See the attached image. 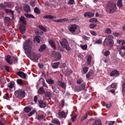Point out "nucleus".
<instances>
[{
    "instance_id": "nucleus-54",
    "label": "nucleus",
    "mask_w": 125,
    "mask_h": 125,
    "mask_svg": "<svg viewBox=\"0 0 125 125\" xmlns=\"http://www.w3.org/2000/svg\"><path fill=\"white\" fill-rule=\"evenodd\" d=\"M90 33L93 36H95L96 35V33L94 31L92 30L90 31Z\"/></svg>"
},
{
    "instance_id": "nucleus-37",
    "label": "nucleus",
    "mask_w": 125,
    "mask_h": 125,
    "mask_svg": "<svg viewBox=\"0 0 125 125\" xmlns=\"http://www.w3.org/2000/svg\"><path fill=\"white\" fill-rule=\"evenodd\" d=\"M6 7H8L11 8V3L10 2L7 3L6 4L4 3Z\"/></svg>"
},
{
    "instance_id": "nucleus-29",
    "label": "nucleus",
    "mask_w": 125,
    "mask_h": 125,
    "mask_svg": "<svg viewBox=\"0 0 125 125\" xmlns=\"http://www.w3.org/2000/svg\"><path fill=\"white\" fill-rule=\"evenodd\" d=\"M5 12L7 13H10L13 16L14 15L13 11L10 9H4Z\"/></svg>"
},
{
    "instance_id": "nucleus-60",
    "label": "nucleus",
    "mask_w": 125,
    "mask_h": 125,
    "mask_svg": "<svg viewBox=\"0 0 125 125\" xmlns=\"http://www.w3.org/2000/svg\"><path fill=\"white\" fill-rule=\"evenodd\" d=\"M38 100V97L36 96H35L34 98V101L35 103H37V101Z\"/></svg>"
},
{
    "instance_id": "nucleus-36",
    "label": "nucleus",
    "mask_w": 125,
    "mask_h": 125,
    "mask_svg": "<svg viewBox=\"0 0 125 125\" xmlns=\"http://www.w3.org/2000/svg\"><path fill=\"white\" fill-rule=\"evenodd\" d=\"M33 54H34V55L33 56H32L31 58V59L33 61H36V60L35 59L36 57L37 56V55L35 54L34 53H33Z\"/></svg>"
},
{
    "instance_id": "nucleus-11",
    "label": "nucleus",
    "mask_w": 125,
    "mask_h": 125,
    "mask_svg": "<svg viewBox=\"0 0 125 125\" xmlns=\"http://www.w3.org/2000/svg\"><path fill=\"white\" fill-rule=\"evenodd\" d=\"M16 74L20 77L25 79L26 77V74L22 71H19L16 73Z\"/></svg>"
},
{
    "instance_id": "nucleus-4",
    "label": "nucleus",
    "mask_w": 125,
    "mask_h": 125,
    "mask_svg": "<svg viewBox=\"0 0 125 125\" xmlns=\"http://www.w3.org/2000/svg\"><path fill=\"white\" fill-rule=\"evenodd\" d=\"M32 42L30 39L26 40L24 43L23 47L25 50H31L32 48Z\"/></svg>"
},
{
    "instance_id": "nucleus-25",
    "label": "nucleus",
    "mask_w": 125,
    "mask_h": 125,
    "mask_svg": "<svg viewBox=\"0 0 125 125\" xmlns=\"http://www.w3.org/2000/svg\"><path fill=\"white\" fill-rule=\"evenodd\" d=\"M122 0H118L117 5V6L120 8L123 5L122 3Z\"/></svg>"
},
{
    "instance_id": "nucleus-18",
    "label": "nucleus",
    "mask_w": 125,
    "mask_h": 125,
    "mask_svg": "<svg viewBox=\"0 0 125 125\" xmlns=\"http://www.w3.org/2000/svg\"><path fill=\"white\" fill-rule=\"evenodd\" d=\"M45 92V91L43 87H41L38 90V94H43Z\"/></svg>"
},
{
    "instance_id": "nucleus-15",
    "label": "nucleus",
    "mask_w": 125,
    "mask_h": 125,
    "mask_svg": "<svg viewBox=\"0 0 125 125\" xmlns=\"http://www.w3.org/2000/svg\"><path fill=\"white\" fill-rule=\"evenodd\" d=\"M69 20L68 19L63 18L62 19H59L58 20H53V21L55 22H62L65 21H67Z\"/></svg>"
},
{
    "instance_id": "nucleus-43",
    "label": "nucleus",
    "mask_w": 125,
    "mask_h": 125,
    "mask_svg": "<svg viewBox=\"0 0 125 125\" xmlns=\"http://www.w3.org/2000/svg\"><path fill=\"white\" fill-rule=\"evenodd\" d=\"M36 112V110L35 109H33L32 111H31L30 113L28 114V116L30 117L31 115H32L33 114H34V113Z\"/></svg>"
},
{
    "instance_id": "nucleus-35",
    "label": "nucleus",
    "mask_w": 125,
    "mask_h": 125,
    "mask_svg": "<svg viewBox=\"0 0 125 125\" xmlns=\"http://www.w3.org/2000/svg\"><path fill=\"white\" fill-rule=\"evenodd\" d=\"M57 57V58L58 60H60L61 57V54L59 52H57L55 53Z\"/></svg>"
},
{
    "instance_id": "nucleus-42",
    "label": "nucleus",
    "mask_w": 125,
    "mask_h": 125,
    "mask_svg": "<svg viewBox=\"0 0 125 125\" xmlns=\"http://www.w3.org/2000/svg\"><path fill=\"white\" fill-rule=\"evenodd\" d=\"M38 27L41 30H43L44 31L46 32V29L45 27H43V26L41 25H39Z\"/></svg>"
},
{
    "instance_id": "nucleus-24",
    "label": "nucleus",
    "mask_w": 125,
    "mask_h": 125,
    "mask_svg": "<svg viewBox=\"0 0 125 125\" xmlns=\"http://www.w3.org/2000/svg\"><path fill=\"white\" fill-rule=\"evenodd\" d=\"M46 81L49 84H53L54 83V81L51 78L47 79Z\"/></svg>"
},
{
    "instance_id": "nucleus-46",
    "label": "nucleus",
    "mask_w": 125,
    "mask_h": 125,
    "mask_svg": "<svg viewBox=\"0 0 125 125\" xmlns=\"http://www.w3.org/2000/svg\"><path fill=\"white\" fill-rule=\"evenodd\" d=\"M44 18H45L47 19H52V16L51 15L45 16L43 17Z\"/></svg>"
},
{
    "instance_id": "nucleus-30",
    "label": "nucleus",
    "mask_w": 125,
    "mask_h": 125,
    "mask_svg": "<svg viewBox=\"0 0 125 125\" xmlns=\"http://www.w3.org/2000/svg\"><path fill=\"white\" fill-rule=\"evenodd\" d=\"M60 63L59 62L54 63L52 64V68H58V66L59 64Z\"/></svg>"
},
{
    "instance_id": "nucleus-59",
    "label": "nucleus",
    "mask_w": 125,
    "mask_h": 125,
    "mask_svg": "<svg viewBox=\"0 0 125 125\" xmlns=\"http://www.w3.org/2000/svg\"><path fill=\"white\" fill-rule=\"evenodd\" d=\"M83 80L81 79H79L77 81V83H78L80 84L82 83Z\"/></svg>"
},
{
    "instance_id": "nucleus-56",
    "label": "nucleus",
    "mask_w": 125,
    "mask_h": 125,
    "mask_svg": "<svg viewBox=\"0 0 125 125\" xmlns=\"http://www.w3.org/2000/svg\"><path fill=\"white\" fill-rule=\"evenodd\" d=\"M87 114H86V115H85L83 116L81 118V120L82 121H83V120L84 119H86L87 117Z\"/></svg>"
},
{
    "instance_id": "nucleus-9",
    "label": "nucleus",
    "mask_w": 125,
    "mask_h": 125,
    "mask_svg": "<svg viewBox=\"0 0 125 125\" xmlns=\"http://www.w3.org/2000/svg\"><path fill=\"white\" fill-rule=\"evenodd\" d=\"M119 53L123 57L125 56V46H123L120 48L119 51Z\"/></svg>"
},
{
    "instance_id": "nucleus-61",
    "label": "nucleus",
    "mask_w": 125,
    "mask_h": 125,
    "mask_svg": "<svg viewBox=\"0 0 125 125\" xmlns=\"http://www.w3.org/2000/svg\"><path fill=\"white\" fill-rule=\"evenodd\" d=\"M102 42V41L100 39L97 40L96 41V43L97 44H101Z\"/></svg>"
},
{
    "instance_id": "nucleus-44",
    "label": "nucleus",
    "mask_w": 125,
    "mask_h": 125,
    "mask_svg": "<svg viewBox=\"0 0 125 125\" xmlns=\"http://www.w3.org/2000/svg\"><path fill=\"white\" fill-rule=\"evenodd\" d=\"M89 21L90 22H97L98 21L96 19L94 18L90 19L89 20Z\"/></svg>"
},
{
    "instance_id": "nucleus-50",
    "label": "nucleus",
    "mask_w": 125,
    "mask_h": 125,
    "mask_svg": "<svg viewBox=\"0 0 125 125\" xmlns=\"http://www.w3.org/2000/svg\"><path fill=\"white\" fill-rule=\"evenodd\" d=\"M5 8V6L4 4H0V10L3 9Z\"/></svg>"
},
{
    "instance_id": "nucleus-57",
    "label": "nucleus",
    "mask_w": 125,
    "mask_h": 125,
    "mask_svg": "<svg viewBox=\"0 0 125 125\" xmlns=\"http://www.w3.org/2000/svg\"><path fill=\"white\" fill-rule=\"evenodd\" d=\"M71 73V70H69L67 71V73L68 76L70 75Z\"/></svg>"
},
{
    "instance_id": "nucleus-45",
    "label": "nucleus",
    "mask_w": 125,
    "mask_h": 125,
    "mask_svg": "<svg viewBox=\"0 0 125 125\" xmlns=\"http://www.w3.org/2000/svg\"><path fill=\"white\" fill-rule=\"evenodd\" d=\"M45 116L43 115H39L37 117V119L39 120H41L44 119Z\"/></svg>"
},
{
    "instance_id": "nucleus-27",
    "label": "nucleus",
    "mask_w": 125,
    "mask_h": 125,
    "mask_svg": "<svg viewBox=\"0 0 125 125\" xmlns=\"http://www.w3.org/2000/svg\"><path fill=\"white\" fill-rule=\"evenodd\" d=\"M10 56L9 55H8L6 57V59L7 62L10 64L12 63V61L10 60Z\"/></svg>"
},
{
    "instance_id": "nucleus-51",
    "label": "nucleus",
    "mask_w": 125,
    "mask_h": 125,
    "mask_svg": "<svg viewBox=\"0 0 125 125\" xmlns=\"http://www.w3.org/2000/svg\"><path fill=\"white\" fill-rule=\"evenodd\" d=\"M42 79L43 80V86L44 87H45L47 88H48V86L47 84L45 83L44 82V80L43 78H41V79Z\"/></svg>"
},
{
    "instance_id": "nucleus-21",
    "label": "nucleus",
    "mask_w": 125,
    "mask_h": 125,
    "mask_svg": "<svg viewBox=\"0 0 125 125\" xmlns=\"http://www.w3.org/2000/svg\"><path fill=\"white\" fill-rule=\"evenodd\" d=\"M92 125H102V122L100 120H95L94 123L92 124Z\"/></svg>"
},
{
    "instance_id": "nucleus-53",
    "label": "nucleus",
    "mask_w": 125,
    "mask_h": 125,
    "mask_svg": "<svg viewBox=\"0 0 125 125\" xmlns=\"http://www.w3.org/2000/svg\"><path fill=\"white\" fill-rule=\"evenodd\" d=\"M110 53V52L109 51H106L104 53V55L106 56H108Z\"/></svg>"
},
{
    "instance_id": "nucleus-55",
    "label": "nucleus",
    "mask_w": 125,
    "mask_h": 125,
    "mask_svg": "<svg viewBox=\"0 0 125 125\" xmlns=\"http://www.w3.org/2000/svg\"><path fill=\"white\" fill-rule=\"evenodd\" d=\"M97 25L96 24H92L90 25V27L91 28H93Z\"/></svg>"
},
{
    "instance_id": "nucleus-28",
    "label": "nucleus",
    "mask_w": 125,
    "mask_h": 125,
    "mask_svg": "<svg viewBox=\"0 0 125 125\" xmlns=\"http://www.w3.org/2000/svg\"><path fill=\"white\" fill-rule=\"evenodd\" d=\"M20 21H22L24 24H26L25 18L24 16H21L20 19Z\"/></svg>"
},
{
    "instance_id": "nucleus-5",
    "label": "nucleus",
    "mask_w": 125,
    "mask_h": 125,
    "mask_svg": "<svg viewBox=\"0 0 125 125\" xmlns=\"http://www.w3.org/2000/svg\"><path fill=\"white\" fill-rule=\"evenodd\" d=\"M113 44L114 42L113 40L108 38H106L104 42V45L108 46L110 47H112Z\"/></svg>"
},
{
    "instance_id": "nucleus-40",
    "label": "nucleus",
    "mask_w": 125,
    "mask_h": 125,
    "mask_svg": "<svg viewBox=\"0 0 125 125\" xmlns=\"http://www.w3.org/2000/svg\"><path fill=\"white\" fill-rule=\"evenodd\" d=\"M83 74H85L88 71V68L87 67H85L83 68Z\"/></svg>"
},
{
    "instance_id": "nucleus-22",
    "label": "nucleus",
    "mask_w": 125,
    "mask_h": 125,
    "mask_svg": "<svg viewBox=\"0 0 125 125\" xmlns=\"http://www.w3.org/2000/svg\"><path fill=\"white\" fill-rule=\"evenodd\" d=\"M45 96L46 97H48L49 100L51 99L52 97L51 94L48 92H47L45 94Z\"/></svg>"
},
{
    "instance_id": "nucleus-52",
    "label": "nucleus",
    "mask_w": 125,
    "mask_h": 125,
    "mask_svg": "<svg viewBox=\"0 0 125 125\" xmlns=\"http://www.w3.org/2000/svg\"><path fill=\"white\" fill-rule=\"evenodd\" d=\"M81 47L84 50H86L87 49V45H82L81 46Z\"/></svg>"
},
{
    "instance_id": "nucleus-34",
    "label": "nucleus",
    "mask_w": 125,
    "mask_h": 125,
    "mask_svg": "<svg viewBox=\"0 0 125 125\" xmlns=\"http://www.w3.org/2000/svg\"><path fill=\"white\" fill-rule=\"evenodd\" d=\"M93 74V73L90 71H89L88 73L86 75V77L87 79H89V78L90 76H91Z\"/></svg>"
},
{
    "instance_id": "nucleus-62",
    "label": "nucleus",
    "mask_w": 125,
    "mask_h": 125,
    "mask_svg": "<svg viewBox=\"0 0 125 125\" xmlns=\"http://www.w3.org/2000/svg\"><path fill=\"white\" fill-rule=\"evenodd\" d=\"M74 2V0H69V3L70 4H73Z\"/></svg>"
},
{
    "instance_id": "nucleus-8",
    "label": "nucleus",
    "mask_w": 125,
    "mask_h": 125,
    "mask_svg": "<svg viewBox=\"0 0 125 125\" xmlns=\"http://www.w3.org/2000/svg\"><path fill=\"white\" fill-rule=\"evenodd\" d=\"M77 28V25L75 24L72 25L69 27V31L72 33L74 32Z\"/></svg>"
},
{
    "instance_id": "nucleus-3",
    "label": "nucleus",
    "mask_w": 125,
    "mask_h": 125,
    "mask_svg": "<svg viewBox=\"0 0 125 125\" xmlns=\"http://www.w3.org/2000/svg\"><path fill=\"white\" fill-rule=\"evenodd\" d=\"M60 43L61 46L66 50L69 51L71 50V48L69 46V43L68 41L65 39H63L62 41H60Z\"/></svg>"
},
{
    "instance_id": "nucleus-58",
    "label": "nucleus",
    "mask_w": 125,
    "mask_h": 125,
    "mask_svg": "<svg viewBox=\"0 0 125 125\" xmlns=\"http://www.w3.org/2000/svg\"><path fill=\"white\" fill-rule=\"evenodd\" d=\"M125 91V87L122 86V95L124 97L125 95V93L124 91Z\"/></svg>"
},
{
    "instance_id": "nucleus-47",
    "label": "nucleus",
    "mask_w": 125,
    "mask_h": 125,
    "mask_svg": "<svg viewBox=\"0 0 125 125\" xmlns=\"http://www.w3.org/2000/svg\"><path fill=\"white\" fill-rule=\"evenodd\" d=\"M117 85V84L116 83H114L110 85L111 87L113 88H115Z\"/></svg>"
},
{
    "instance_id": "nucleus-10",
    "label": "nucleus",
    "mask_w": 125,
    "mask_h": 125,
    "mask_svg": "<svg viewBox=\"0 0 125 125\" xmlns=\"http://www.w3.org/2000/svg\"><path fill=\"white\" fill-rule=\"evenodd\" d=\"M57 84L58 86L64 89L66 88V84L63 82H62L61 81H59L57 82Z\"/></svg>"
},
{
    "instance_id": "nucleus-14",
    "label": "nucleus",
    "mask_w": 125,
    "mask_h": 125,
    "mask_svg": "<svg viewBox=\"0 0 125 125\" xmlns=\"http://www.w3.org/2000/svg\"><path fill=\"white\" fill-rule=\"evenodd\" d=\"M49 42L51 47L54 50H56V48L55 45V42L54 41L52 40L49 41Z\"/></svg>"
},
{
    "instance_id": "nucleus-1",
    "label": "nucleus",
    "mask_w": 125,
    "mask_h": 125,
    "mask_svg": "<svg viewBox=\"0 0 125 125\" xmlns=\"http://www.w3.org/2000/svg\"><path fill=\"white\" fill-rule=\"evenodd\" d=\"M105 8L107 12L111 13L115 11L117 8L115 4L113 2L109 1L107 4Z\"/></svg>"
},
{
    "instance_id": "nucleus-33",
    "label": "nucleus",
    "mask_w": 125,
    "mask_h": 125,
    "mask_svg": "<svg viewBox=\"0 0 125 125\" xmlns=\"http://www.w3.org/2000/svg\"><path fill=\"white\" fill-rule=\"evenodd\" d=\"M10 19L8 17H6L4 19V21L5 22H9L10 21Z\"/></svg>"
},
{
    "instance_id": "nucleus-63",
    "label": "nucleus",
    "mask_w": 125,
    "mask_h": 125,
    "mask_svg": "<svg viewBox=\"0 0 125 125\" xmlns=\"http://www.w3.org/2000/svg\"><path fill=\"white\" fill-rule=\"evenodd\" d=\"M115 123L114 121H110L109 122V125H113Z\"/></svg>"
},
{
    "instance_id": "nucleus-17",
    "label": "nucleus",
    "mask_w": 125,
    "mask_h": 125,
    "mask_svg": "<svg viewBox=\"0 0 125 125\" xmlns=\"http://www.w3.org/2000/svg\"><path fill=\"white\" fill-rule=\"evenodd\" d=\"M23 8L24 10L27 12H29L31 11L30 7L28 5H25L23 7Z\"/></svg>"
},
{
    "instance_id": "nucleus-16",
    "label": "nucleus",
    "mask_w": 125,
    "mask_h": 125,
    "mask_svg": "<svg viewBox=\"0 0 125 125\" xmlns=\"http://www.w3.org/2000/svg\"><path fill=\"white\" fill-rule=\"evenodd\" d=\"M15 83L14 81L10 82L7 84V86L10 88L11 89L14 87Z\"/></svg>"
},
{
    "instance_id": "nucleus-26",
    "label": "nucleus",
    "mask_w": 125,
    "mask_h": 125,
    "mask_svg": "<svg viewBox=\"0 0 125 125\" xmlns=\"http://www.w3.org/2000/svg\"><path fill=\"white\" fill-rule=\"evenodd\" d=\"M92 59V57L90 55L88 56L87 57V63L89 65H90L91 63V60Z\"/></svg>"
},
{
    "instance_id": "nucleus-23",
    "label": "nucleus",
    "mask_w": 125,
    "mask_h": 125,
    "mask_svg": "<svg viewBox=\"0 0 125 125\" xmlns=\"http://www.w3.org/2000/svg\"><path fill=\"white\" fill-rule=\"evenodd\" d=\"M46 48V46L45 44H43L40 46V48L38 50L40 52H41Z\"/></svg>"
},
{
    "instance_id": "nucleus-49",
    "label": "nucleus",
    "mask_w": 125,
    "mask_h": 125,
    "mask_svg": "<svg viewBox=\"0 0 125 125\" xmlns=\"http://www.w3.org/2000/svg\"><path fill=\"white\" fill-rule=\"evenodd\" d=\"M88 17L90 18L93 16L94 15V14L92 12H88Z\"/></svg>"
},
{
    "instance_id": "nucleus-31",
    "label": "nucleus",
    "mask_w": 125,
    "mask_h": 125,
    "mask_svg": "<svg viewBox=\"0 0 125 125\" xmlns=\"http://www.w3.org/2000/svg\"><path fill=\"white\" fill-rule=\"evenodd\" d=\"M52 89L53 91L54 92H55L57 93H59V91L57 90V88L56 85H52Z\"/></svg>"
},
{
    "instance_id": "nucleus-13",
    "label": "nucleus",
    "mask_w": 125,
    "mask_h": 125,
    "mask_svg": "<svg viewBox=\"0 0 125 125\" xmlns=\"http://www.w3.org/2000/svg\"><path fill=\"white\" fill-rule=\"evenodd\" d=\"M39 106L41 108H44L46 106V103L44 102L42 100H40L39 101Z\"/></svg>"
},
{
    "instance_id": "nucleus-6",
    "label": "nucleus",
    "mask_w": 125,
    "mask_h": 125,
    "mask_svg": "<svg viewBox=\"0 0 125 125\" xmlns=\"http://www.w3.org/2000/svg\"><path fill=\"white\" fill-rule=\"evenodd\" d=\"M66 114L64 111L58 112L56 114L58 118H65L67 115Z\"/></svg>"
},
{
    "instance_id": "nucleus-12",
    "label": "nucleus",
    "mask_w": 125,
    "mask_h": 125,
    "mask_svg": "<svg viewBox=\"0 0 125 125\" xmlns=\"http://www.w3.org/2000/svg\"><path fill=\"white\" fill-rule=\"evenodd\" d=\"M19 29L21 33L22 34H24L25 32L26 28L25 26L21 25L19 27Z\"/></svg>"
},
{
    "instance_id": "nucleus-19",
    "label": "nucleus",
    "mask_w": 125,
    "mask_h": 125,
    "mask_svg": "<svg viewBox=\"0 0 125 125\" xmlns=\"http://www.w3.org/2000/svg\"><path fill=\"white\" fill-rule=\"evenodd\" d=\"M110 75L111 76H115L116 77V75L118 76L119 75L118 72L117 70H114L111 73Z\"/></svg>"
},
{
    "instance_id": "nucleus-48",
    "label": "nucleus",
    "mask_w": 125,
    "mask_h": 125,
    "mask_svg": "<svg viewBox=\"0 0 125 125\" xmlns=\"http://www.w3.org/2000/svg\"><path fill=\"white\" fill-rule=\"evenodd\" d=\"M105 32L107 34H110L111 33L110 29L109 28H107L105 30Z\"/></svg>"
},
{
    "instance_id": "nucleus-38",
    "label": "nucleus",
    "mask_w": 125,
    "mask_h": 125,
    "mask_svg": "<svg viewBox=\"0 0 125 125\" xmlns=\"http://www.w3.org/2000/svg\"><path fill=\"white\" fill-rule=\"evenodd\" d=\"M34 12L37 14H39L40 13V11L39 9L37 7H35L34 10Z\"/></svg>"
},
{
    "instance_id": "nucleus-64",
    "label": "nucleus",
    "mask_w": 125,
    "mask_h": 125,
    "mask_svg": "<svg viewBox=\"0 0 125 125\" xmlns=\"http://www.w3.org/2000/svg\"><path fill=\"white\" fill-rule=\"evenodd\" d=\"M111 104H107L106 105V106L107 108H110V107H111Z\"/></svg>"
},
{
    "instance_id": "nucleus-7",
    "label": "nucleus",
    "mask_w": 125,
    "mask_h": 125,
    "mask_svg": "<svg viewBox=\"0 0 125 125\" xmlns=\"http://www.w3.org/2000/svg\"><path fill=\"white\" fill-rule=\"evenodd\" d=\"M85 83H83L80 86H76L75 87V89L77 92H79L85 88Z\"/></svg>"
},
{
    "instance_id": "nucleus-32",
    "label": "nucleus",
    "mask_w": 125,
    "mask_h": 125,
    "mask_svg": "<svg viewBox=\"0 0 125 125\" xmlns=\"http://www.w3.org/2000/svg\"><path fill=\"white\" fill-rule=\"evenodd\" d=\"M31 110V109L30 107L26 106L24 108V110L25 112L28 113Z\"/></svg>"
},
{
    "instance_id": "nucleus-20",
    "label": "nucleus",
    "mask_w": 125,
    "mask_h": 125,
    "mask_svg": "<svg viewBox=\"0 0 125 125\" xmlns=\"http://www.w3.org/2000/svg\"><path fill=\"white\" fill-rule=\"evenodd\" d=\"M52 121L53 123L56 125H59L60 124L59 121L56 118L52 119Z\"/></svg>"
},
{
    "instance_id": "nucleus-2",
    "label": "nucleus",
    "mask_w": 125,
    "mask_h": 125,
    "mask_svg": "<svg viewBox=\"0 0 125 125\" xmlns=\"http://www.w3.org/2000/svg\"><path fill=\"white\" fill-rule=\"evenodd\" d=\"M15 93V96L20 99L23 98L26 95L25 92L21 89L16 91Z\"/></svg>"
},
{
    "instance_id": "nucleus-39",
    "label": "nucleus",
    "mask_w": 125,
    "mask_h": 125,
    "mask_svg": "<svg viewBox=\"0 0 125 125\" xmlns=\"http://www.w3.org/2000/svg\"><path fill=\"white\" fill-rule=\"evenodd\" d=\"M17 82L18 84L21 85H22L23 84V82L21 79H18L17 80Z\"/></svg>"
},
{
    "instance_id": "nucleus-41",
    "label": "nucleus",
    "mask_w": 125,
    "mask_h": 125,
    "mask_svg": "<svg viewBox=\"0 0 125 125\" xmlns=\"http://www.w3.org/2000/svg\"><path fill=\"white\" fill-rule=\"evenodd\" d=\"M40 37L39 36H36L35 37V39L34 40V41L37 42L38 43H40Z\"/></svg>"
}]
</instances>
